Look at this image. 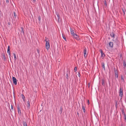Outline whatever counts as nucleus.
<instances>
[{
	"label": "nucleus",
	"mask_w": 126,
	"mask_h": 126,
	"mask_svg": "<svg viewBox=\"0 0 126 126\" xmlns=\"http://www.w3.org/2000/svg\"><path fill=\"white\" fill-rule=\"evenodd\" d=\"M123 90L122 88H120L119 91V96L121 97V99L123 95Z\"/></svg>",
	"instance_id": "nucleus-1"
},
{
	"label": "nucleus",
	"mask_w": 126,
	"mask_h": 126,
	"mask_svg": "<svg viewBox=\"0 0 126 126\" xmlns=\"http://www.w3.org/2000/svg\"><path fill=\"white\" fill-rule=\"evenodd\" d=\"M49 47L50 44L49 41H46V47L47 50L49 49Z\"/></svg>",
	"instance_id": "nucleus-2"
},
{
	"label": "nucleus",
	"mask_w": 126,
	"mask_h": 126,
	"mask_svg": "<svg viewBox=\"0 0 126 126\" xmlns=\"http://www.w3.org/2000/svg\"><path fill=\"white\" fill-rule=\"evenodd\" d=\"M12 79L13 82V83L15 85L17 84V80L14 77H13Z\"/></svg>",
	"instance_id": "nucleus-3"
},
{
	"label": "nucleus",
	"mask_w": 126,
	"mask_h": 126,
	"mask_svg": "<svg viewBox=\"0 0 126 126\" xmlns=\"http://www.w3.org/2000/svg\"><path fill=\"white\" fill-rule=\"evenodd\" d=\"M1 55L2 56V57L4 61H5L6 60V59L5 57V54L4 52L2 53L1 54Z\"/></svg>",
	"instance_id": "nucleus-4"
},
{
	"label": "nucleus",
	"mask_w": 126,
	"mask_h": 126,
	"mask_svg": "<svg viewBox=\"0 0 126 126\" xmlns=\"http://www.w3.org/2000/svg\"><path fill=\"white\" fill-rule=\"evenodd\" d=\"M86 48H85L84 50V57H86L87 55L86 53Z\"/></svg>",
	"instance_id": "nucleus-5"
},
{
	"label": "nucleus",
	"mask_w": 126,
	"mask_h": 126,
	"mask_svg": "<svg viewBox=\"0 0 126 126\" xmlns=\"http://www.w3.org/2000/svg\"><path fill=\"white\" fill-rule=\"evenodd\" d=\"M109 45L110 47L112 48L113 47V42H110L109 44Z\"/></svg>",
	"instance_id": "nucleus-6"
},
{
	"label": "nucleus",
	"mask_w": 126,
	"mask_h": 126,
	"mask_svg": "<svg viewBox=\"0 0 126 126\" xmlns=\"http://www.w3.org/2000/svg\"><path fill=\"white\" fill-rule=\"evenodd\" d=\"M82 109H83V111L85 113V105L84 106L83 102L82 103Z\"/></svg>",
	"instance_id": "nucleus-7"
},
{
	"label": "nucleus",
	"mask_w": 126,
	"mask_h": 126,
	"mask_svg": "<svg viewBox=\"0 0 126 126\" xmlns=\"http://www.w3.org/2000/svg\"><path fill=\"white\" fill-rule=\"evenodd\" d=\"M110 35L113 38V39L115 37V34L113 32H111L110 33Z\"/></svg>",
	"instance_id": "nucleus-8"
},
{
	"label": "nucleus",
	"mask_w": 126,
	"mask_h": 126,
	"mask_svg": "<svg viewBox=\"0 0 126 126\" xmlns=\"http://www.w3.org/2000/svg\"><path fill=\"white\" fill-rule=\"evenodd\" d=\"M114 42V43H116V44L117 45H118L119 44V41L118 40L116 39L115 40V41L114 40H112Z\"/></svg>",
	"instance_id": "nucleus-9"
},
{
	"label": "nucleus",
	"mask_w": 126,
	"mask_h": 126,
	"mask_svg": "<svg viewBox=\"0 0 126 126\" xmlns=\"http://www.w3.org/2000/svg\"><path fill=\"white\" fill-rule=\"evenodd\" d=\"M102 81V84L103 86H105V80L103 79H102L101 80Z\"/></svg>",
	"instance_id": "nucleus-10"
},
{
	"label": "nucleus",
	"mask_w": 126,
	"mask_h": 126,
	"mask_svg": "<svg viewBox=\"0 0 126 126\" xmlns=\"http://www.w3.org/2000/svg\"><path fill=\"white\" fill-rule=\"evenodd\" d=\"M17 110L18 114H20L21 113V111L19 106H18L17 107Z\"/></svg>",
	"instance_id": "nucleus-11"
},
{
	"label": "nucleus",
	"mask_w": 126,
	"mask_h": 126,
	"mask_svg": "<svg viewBox=\"0 0 126 126\" xmlns=\"http://www.w3.org/2000/svg\"><path fill=\"white\" fill-rule=\"evenodd\" d=\"M100 52L101 54V57H104L105 56L104 54L103 53L102 50H100Z\"/></svg>",
	"instance_id": "nucleus-12"
},
{
	"label": "nucleus",
	"mask_w": 126,
	"mask_h": 126,
	"mask_svg": "<svg viewBox=\"0 0 126 126\" xmlns=\"http://www.w3.org/2000/svg\"><path fill=\"white\" fill-rule=\"evenodd\" d=\"M70 32L71 33L72 35H74V34H75V33L74 32L73 30L71 28H70Z\"/></svg>",
	"instance_id": "nucleus-13"
},
{
	"label": "nucleus",
	"mask_w": 126,
	"mask_h": 126,
	"mask_svg": "<svg viewBox=\"0 0 126 126\" xmlns=\"http://www.w3.org/2000/svg\"><path fill=\"white\" fill-rule=\"evenodd\" d=\"M10 46H8L7 52V53L9 54L10 53Z\"/></svg>",
	"instance_id": "nucleus-14"
},
{
	"label": "nucleus",
	"mask_w": 126,
	"mask_h": 126,
	"mask_svg": "<svg viewBox=\"0 0 126 126\" xmlns=\"http://www.w3.org/2000/svg\"><path fill=\"white\" fill-rule=\"evenodd\" d=\"M21 33L23 35H24V29H23V27H21Z\"/></svg>",
	"instance_id": "nucleus-15"
},
{
	"label": "nucleus",
	"mask_w": 126,
	"mask_h": 126,
	"mask_svg": "<svg viewBox=\"0 0 126 126\" xmlns=\"http://www.w3.org/2000/svg\"><path fill=\"white\" fill-rule=\"evenodd\" d=\"M101 64H102V66L103 69H104V70H105V65H104V63H102Z\"/></svg>",
	"instance_id": "nucleus-16"
},
{
	"label": "nucleus",
	"mask_w": 126,
	"mask_h": 126,
	"mask_svg": "<svg viewBox=\"0 0 126 126\" xmlns=\"http://www.w3.org/2000/svg\"><path fill=\"white\" fill-rule=\"evenodd\" d=\"M62 107H61L60 108V110H59V113L60 114H61L62 113Z\"/></svg>",
	"instance_id": "nucleus-17"
},
{
	"label": "nucleus",
	"mask_w": 126,
	"mask_h": 126,
	"mask_svg": "<svg viewBox=\"0 0 126 126\" xmlns=\"http://www.w3.org/2000/svg\"><path fill=\"white\" fill-rule=\"evenodd\" d=\"M27 103L28 104L27 107L28 108H30V102L29 101H28L27 102Z\"/></svg>",
	"instance_id": "nucleus-18"
},
{
	"label": "nucleus",
	"mask_w": 126,
	"mask_h": 126,
	"mask_svg": "<svg viewBox=\"0 0 126 126\" xmlns=\"http://www.w3.org/2000/svg\"><path fill=\"white\" fill-rule=\"evenodd\" d=\"M121 111L123 114H124V115H126L123 109H121Z\"/></svg>",
	"instance_id": "nucleus-19"
},
{
	"label": "nucleus",
	"mask_w": 126,
	"mask_h": 126,
	"mask_svg": "<svg viewBox=\"0 0 126 126\" xmlns=\"http://www.w3.org/2000/svg\"><path fill=\"white\" fill-rule=\"evenodd\" d=\"M73 36L75 38H77L78 37V35L76 34L75 33V34H74L73 35Z\"/></svg>",
	"instance_id": "nucleus-20"
},
{
	"label": "nucleus",
	"mask_w": 126,
	"mask_h": 126,
	"mask_svg": "<svg viewBox=\"0 0 126 126\" xmlns=\"http://www.w3.org/2000/svg\"><path fill=\"white\" fill-rule=\"evenodd\" d=\"M23 126H27L26 122L25 121L23 122Z\"/></svg>",
	"instance_id": "nucleus-21"
},
{
	"label": "nucleus",
	"mask_w": 126,
	"mask_h": 126,
	"mask_svg": "<svg viewBox=\"0 0 126 126\" xmlns=\"http://www.w3.org/2000/svg\"><path fill=\"white\" fill-rule=\"evenodd\" d=\"M65 78L68 80V71H67L66 75L65 76Z\"/></svg>",
	"instance_id": "nucleus-22"
},
{
	"label": "nucleus",
	"mask_w": 126,
	"mask_h": 126,
	"mask_svg": "<svg viewBox=\"0 0 126 126\" xmlns=\"http://www.w3.org/2000/svg\"><path fill=\"white\" fill-rule=\"evenodd\" d=\"M21 96H22V98L23 100L24 101L25 99V96L23 94H22L21 95Z\"/></svg>",
	"instance_id": "nucleus-23"
},
{
	"label": "nucleus",
	"mask_w": 126,
	"mask_h": 126,
	"mask_svg": "<svg viewBox=\"0 0 126 126\" xmlns=\"http://www.w3.org/2000/svg\"><path fill=\"white\" fill-rule=\"evenodd\" d=\"M13 55L14 56V59L15 60H16V55L15 53H13Z\"/></svg>",
	"instance_id": "nucleus-24"
},
{
	"label": "nucleus",
	"mask_w": 126,
	"mask_h": 126,
	"mask_svg": "<svg viewBox=\"0 0 126 126\" xmlns=\"http://www.w3.org/2000/svg\"><path fill=\"white\" fill-rule=\"evenodd\" d=\"M115 77L117 78H118V74H117V72H115Z\"/></svg>",
	"instance_id": "nucleus-25"
},
{
	"label": "nucleus",
	"mask_w": 126,
	"mask_h": 126,
	"mask_svg": "<svg viewBox=\"0 0 126 126\" xmlns=\"http://www.w3.org/2000/svg\"><path fill=\"white\" fill-rule=\"evenodd\" d=\"M38 20L40 22V21L41 20V16H38Z\"/></svg>",
	"instance_id": "nucleus-26"
},
{
	"label": "nucleus",
	"mask_w": 126,
	"mask_h": 126,
	"mask_svg": "<svg viewBox=\"0 0 126 126\" xmlns=\"http://www.w3.org/2000/svg\"><path fill=\"white\" fill-rule=\"evenodd\" d=\"M122 11L123 13H124L123 15L124 16L125 15V12L124 9H122Z\"/></svg>",
	"instance_id": "nucleus-27"
},
{
	"label": "nucleus",
	"mask_w": 126,
	"mask_h": 126,
	"mask_svg": "<svg viewBox=\"0 0 126 126\" xmlns=\"http://www.w3.org/2000/svg\"><path fill=\"white\" fill-rule=\"evenodd\" d=\"M123 65L124 66H126V63L125 61H124L123 62Z\"/></svg>",
	"instance_id": "nucleus-28"
},
{
	"label": "nucleus",
	"mask_w": 126,
	"mask_h": 126,
	"mask_svg": "<svg viewBox=\"0 0 126 126\" xmlns=\"http://www.w3.org/2000/svg\"><path fill=\"white\" fill-rule=\"evenodd\" d=\"M14 17H15V18H16V13L15 12H14Z\"/></svg>",
	"instance_id": "nucleus-29"
},
{
	"label": "nucleus",
	"mask_w": 126,
	"mask_h": 126,
	"mask_svg": "<svg viewBox=\"0 0 126 126\" xmlns=\"http://www.w3.org/2000/svg\"><path fill=\"white\" fill-rule=\"evenodd\" d=\"M77 70V68L76 67H75L74 68V71L76 72Z\"/></svg>",
	"instance_id": "nucleus-30"
},
{
	"label": "nucleus",
	"mask_w": 126,
	"mask_h": 126,
	"mask_svg": "<svg viewBox=\"0 0 126 126\" xmlns=\"http://www.w3.org/2000/svg\"><path fill=\"white\" fill-rule=\"evenodd\" d=\"M63 38L65 40H66V39L65 37V36H63Z\"/></svg>",
	"instance_id": "nucleus-31"
},
{
	"label": "nucleus",
	"mask_w": 126,
	"mask_h": 126,
	"mask_svg": "<svg viewBox=\"0 0 126 126\" xmlns=\"http://www.w3.org/2000/svg\"><path fill=\"white\" fill-rule=\"evenodd\" d=\"M57 16L58 17V19L59 20L60 18V15H58Z\"/></svg>",
	"instance_id": "nucleus-32"
},
{
	"label": "nucleus",
	"mask_w": 126,
	"mask_h": 126,
	"mask_svg": "<svg viewBox=\"0 0 126 126\" xmlns=\"http://www.w3.org/2000/svg\"><path fill=\"white\" fill-rule=\"evenodd\" d=\"M124 118H125V121H126V115H125Z\"/></svg>",
	"instance_id": "nucleus-33"
},
{
	"label": "nucleus",
	"mask_w": 126,
	"mask_h": 126,
	"mask_svg": "<svg viewBox=\"0 0 126 126\" xmlns=\"http://www.w3.org/2000/svg\"><path fill=\"white\" fill-rule=\"evenodd\" d=\"M121 80H123V81H124V79H123V78L122 76H121Z\"/></svg>",
	"instance_id": "nucleus-34"
},
{
	"label": "nucleus",
	"mask_w": 126,
	"mask_h": 126,
	"mask_svg": "<svg viewBox=\"0 0 126 126\" xmlns=\"http://www.w3.org/2000/svg\"><path fill=\"white\" fill-rule=\"evenodd\" d=\"M45 41H46H46H49L47 40V38H46V39L45 40Z\"/></svg>",
	"instance_id": "nucleus-35"
},
{
	"label": "nucleus",
	"mask_w": 126,
	"mask_h": 126,
	"mask_svg": "<svg viewBox=\"0 0 126 126\" xmlns=\"http://www.w3.org/2000/svg\"><path fill=\"white\" fill-rule=\"evenodd\" d=\"M11 110H13V106L12 105H11Z\"/></svg>",
	"instance_id": "nucleus-36"
},
{
	"label": "nucleus",
	"mask_w": 126,
	"mask_h": 126,
	"mask_svg": "<svg viewBox=\"0 0 126 126\" xmlns=\"http://www.w3.org/2000/svg\"><path fill=\"white\" fill-rule=\"evenodd\" d=\"M105 5L106 6L107 5V4L106 1H105Z\"/></svg>",
	"instance_id": "nucleus-37"
},
{
	"label": "nucleus",
	"mask_w": 126,
	"mask_h": 126,
	"mask_svg": "<svg viewBox=\"0 0 126 126\" xmlns=\"http://www.w3.org/2000/svg\"><path fill=\"white\" fill-rule=\"evenodd\" d=\"M9 57L10 58V59H11V53H9Z\"/></svg>",
	"instance_id": "nucleus-38"
},
{
	"label": "nucleus",
	"mask_w": 126,
	"mask_h": 126,
	"mask_svg": "<svg viewBox=\"0 0 126 126\" xmlns=\"http://www.w3.org/2000/svg\"><path fill=\"white\" fill-rule=\"evenodd\" d=\"M6 2L7 3H8L9 2V1L8 0H6Z\"/></svg>",
	"instance_id": "nucleus-39"
},
{
	"label": "nucleus",
	"mask_w": 126,
	"mask_h": 126,
	"mask_svg": "<svg viewBox=\"0 0 126 126\" xmlns=\"http://www.w3.org/2000/svg\"><path fill=\"white\" fill-rule=\"evenodd\" d=\"M117 103H116V104H115L116 107H117Z\"/></svg>",
	"instance_id": "nucleus-40"
},
{
	"label": "nucleus",
	"mask_w": 126,
	"mask_h": 126,
	"mask_svg": "<svg viewBox=\"0 0 126 126\" xmlns=\"http://www.w3.org/2000/svg\"><path fill=\"white\" fill-rule=\"evenodd\" d=\"M126 66H124V68L125 69L126 68Z\"/></svg>",
	"instance_id": "nucleus-41"
},
{
	"label": "nucleus",
	"mask_w": 126,
	"mask_h": 126,
	"mask_svg": "<svg viewBox=\"0 0 126 126\" xmlns=\"http://www.w3.org/2000/svg\"><path fill=\"white\" fill-rule=\"evenodd\" d=\"M78 73H79V75H79V77H80V74L79 73V72Z\"/></svg>",
	"instance_id": "nucleus-42"
},
{
	"label": "nucleus",
	"mask_w": 126,
	"mask_h": 126,
	"mask_svg": "<svg viewBox=\"0 0 126 126\" xmlns=\"http://www.w3.org/2000/svg\"><path fill=\"white\" fill-rule=\"evenodd\" d=\"M33 1L34 2H35V0H33Z\"/></svg>",
	"instance_id": "nucleus-43"
},
{
	"label": "nucleus",
	"mask_w": 126,
	"mask_h": 126,
	"mask_svg": "<svg viewBox=\"0 0 126 126\" xmlns=\"http://www.w3.org/2000/svg\"><path fill=\"white\" fill-rule=\"evenodd\" d=\"M8 24L9 25H10V23L9 22H8Z\"/></svg>",
	"instance_id": "nucleus-44"
},
{
	"label": "nucleus",
	"mask_w": 126,
	"mask_h": 126,
	"mask_svg": "<svg viewBox=\"0 0 126 126\" xmlns=\"http://www.w3.org/2000/svg\"><path fill=\"white\" fill-rule=\"evenodd\" d=\"M77 114H79V113H78V112L77 113Z\"/></svg>",
	"instance_id": "nucleus-45"
},
{
	"label": "nucleus",
	"mask_w": 126,
	"mask_h": 126,
	"mask_svg": "<svg viewBox=\"0 0 126 126\" xmlns=\"http://www.w3.org/2000/svg\"><path fill=\"white\" fill-rule=\"evenodd\" d=\"M37 51H38V53H39V52H38V50H37Z\"/></svg>",
	"instance_id": "nucleus-46"
},
{
	"label": "nucleus",
	"mask_w": 126,
	"mask_h": 126,
	"mask_svg": "<svg viewBox=\"0 0 126 126\" xmlns=\"http://www.w3.org/2000/svg\"><path fill=\"white\" fill-rule=\"evenodd\" d=\"M88 103H89V100H88Z\"/></svg>",
	"instance_id": "nucleus-47"
}]
</instances>
